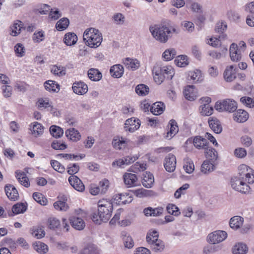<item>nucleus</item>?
Masks as SVG:
<instances>
[{"label":"nucleus","instance_id":"obj_46","mask_svg":"<svg viewBox=\"0 0 254 254\" xmlns=\"http://www.w3.org/2000/svg\"><path fill=\"white\" fill-rule=\"evenodd\" d=\"M149 245H150L151 249L156 252H161L164 248L163 243L159 239Z\"/></svg>","mask_w":254,"mask_h":254},{"label":"nucleus","instance_id":"obj_54","mask_svg":"<svg viewBox=\"0 0 254 254\" xmlns=\"http://www.w3.org/2000/svg\"><path fill=\"white\" fill-rule=\"evenodd\" d=\"M166 209L169 214L176 216H179L181 213L178 207L173 204H169Z\"/></svg>","mask_w":254,"mask_h":254},{"label":"nucleus","instance_id":"obj_10","mask_svg":"<svg viewBox=\"0 0 254 254\" xmlns=\"http://www.w3.org/2000/svg\"><path fill=\"white\" fill-rule=\"evenodd\" d=\"M230 57L231 60L234 62L240 61L242 58L241 53L238 49V46L235 43H232L230 47Z\"/></svg>","mask_w":254,"mask_h":254},{"label":"nucleus","instance_id":"obj_20","mask_svg":"<svg viewBox=\"0 0 254 254\" xmlns=\"http://www.w3.org/2000/svg\"><path fill=\"white\" fill-rule=\"evenodd\" d=\"M234 120L239 123H244L249 118L248 113L241 109L238 110L233 115Z\"/></svg>","mask_w":254,"mask_h":254},{"label":"nucleus","instance_id":"obj_49","mask_svg":"<svg viewBox=\"0 0 254 254\" xmlns=\"http://www.w3.org/2000/svg\"><path fill=\"white\" fill-rule=\"evenodd\" d=\"M23 28L22 22L20 21L18 22L14 23L11 27V35L13 36H16L19 34Z\"/></svg>","mask_w":254,"mask_h":254},{"label":"nucleus","instance_id":"obj_1","mask_svg":"<svg viewBox=\"0 0 254 254\" xmlns=\"http://www.w3.org/2000/svg\"><path fill=\"white\" fill-rule=\"evenodd\" d=\"M149 31L152 37L161 43H166L173 34H178L179 30L170 21H163L159 24L149 26Z\"/></svg>","mask_w":254,"mask_h":254},{"label":"nucleus","instance_id":"obj_34","mask_svg":"<svg viewBox=\"0 0 254 254\" xmlns=\"http://www.w3.org/2000/svg\"><path fill=\"white\" fill-rule=\"evenodd\" d=\"M89 78L94 81H99L102 77V73L96 68H90L88 71Z\"/></svg>","mask_w":254,"mask_h":254},{"label":"nucleus","instance_id":"obj_33","mask_svg":"<svg viewBox=\"0 0 254 254\" xmlns=\"http://www.w3.org/2000/svg\"><path fill=\"white\" fill-rule=\"evenodd\" d=\"M215 164L210 161L206 160L203 161L201 165V171L204 174H208L214 170Z\"/></svg>","mask_w":254,"mask_h":254},{"label":"nucleus","instance_id":"obj_16","mask_svg":"<svg viewBox=\"0 0 254 254\" xmlns=\"http://www.w3.org/2000/svg\"><path fill=\"white\" fill-rule=\"evenodd\" d=\"M5 193L7 197L12 200H16L19 194L16 188L11 185H6L4 188Z\"/></svg>","mask_w":254,"mask_h":254},{"label":"nucleus","instance_id":"obj_43","mask_svg":"<svg viewBox=\"0 0 254 254\" xmlns=\"http://www.w3.org/2000/svg\"><path fill=\"white\" fill-rule=\"evenodd\" d=\"M51 72L58 76H63L66 73L65 68L62 66L53 65L51 69Z\"/></svg>","mask_w":254,"mask_h":254},{"label":"nucleus","instance_id":"obj_25","mask_svg":"<svg viewBox=\"0 0 254 254\" xmlns=\"http://www.w3.org/2000/svg\"><path fill=\"white\" fill-rule=\"evenodd\" d=\"M154 182V178L153 174L150 172H146L143 174V178L142 183L143 186L146 188L152 187Z\"/></svg>","mask_w":254,"mask_h":254},{"label":"nucleus","instance_id":"obj_55","mask_svg":"<svg viewBox=\"0 0 254 254\" xmlns=\"http://www.w3.org/2000/svg\"><path fill=\"white\" fill-rule=\"evenodd\" d=\"M54 206L57 210L61 211H66L68 208V206L66 203L64 201H58L54 203Z\"/></svg>","mask_w":254,"mask_h":254},{"label":"nucleus","instance_id":"obj_26","mask_svg":"<svg viewBox=\"0 0 254 254\" xmlns=\"http://www.w3.org/2000/svg\"><path fill=\"white\" fill-rule=\"evenodd\" d=\"M124 72V67L120 64L114 65L112 66L110 69L111 75L114 78L121 77L122 76Z\"/></svg>","mask_w":254,"mask_h":254},{"label":"nucleus","instance_id":"obj_30","mask_svg":"<svg viewBox=\"0 0 254 254\" xmlns=\"http://www.w3.org/2000/svg\"><path fill=\"white\" fill-rule=\"evenodd\" d=\"M66 137L73 141H77L80 139L81 135L78 131L74 128H69L65 131Z\"/></svg>","mask_w":254,"mask_h":254},{"label":"nucleus","instance_id":"obj_48","mask_svg":"<svg viewBox=\"0 0 254 254\" xmlns=\"http://www.w3.org/2000/svg\"><path fill=\"white\" fill-rule=\"evenodd\" d=\"M34 248L37 252L41 254H46L48 251L47 245L40 242L36 243Z\"/></svg>","mask_w":254,"mask_h":254},{"label":"nucleus","instance_id":"obj_64","mask_svg":"<svg viewBox=\"0 0 254 254\" xmlns=\"http://www.w3.org/2000/svg\"><path fill=\"white\" fill-rule=\"evenodd\" d=\"M32 234L37 239H41L45 236V232L43 228H38L33 231Z\"/></svg>","mask_w":254,"mask_h":254},{"label":"nucleus","instance_id":"obj_47","mask_svg":"<svg viewBox=\"0 0 254 254\" xmlns=\"http://www.w3.org/2000/svg\"><path fill=\"white\" fill-rule=\"evenodd\" d=\"M176 55V50L173 49H167L163 53V58L166 61H170L172 60Z\"/></svg>","mask_w":254,"mask_h":254},{"label":"nucleus","instance_id":"obj_23","mask_svg":"<svg viewBox=\"0 0 254 254\" xmlns=\"http://www.w3.org/2000/svg\"><path fill=\"white\" fill-rule=\"evenodd\" d=\"M27 209V206L23 203L19 202L14 204L11 209L12 212L9 213L10 216H13L15 214L23 213Z\"/></svg>","mask_w":254,"mask_h":254},{"label":"nucleus","instance_id":"obj_27","mask_svg":"<svg viewBox=\"0 0 254 254\" xmlns=\"http://www.w3.org/2000/svg\"><path fill=\"white\" fill-rule=\"evenodd\" d=\"M30 127L32 128L31 129L32 134L36 137L41 135L44 132L43 126L37 122H34L33 124H31Z\"/></svg>","mask_w":254,"mask_h":254},{"label":"nucleus","instance_id":"obj_37","mask_svg":"<svg viewBox=\"0 0 254 254\" xmlns=\"http://www.w3.org/2000/svg\"><path fill=\"white\" fill-rule=\"evenodd\" d=\"M194 146L198 148H204L206 149L207 141L206 139L201 138L200 136H196L194 138L193 141Z\"/></svg>","mask_w":254,"mask_h":254},{"label":"nucleus","instance_id":"obj_11","mask_svg":"<svg viewBox=\"0 0 254 254\" xmlns=\"http://www.w3.org/2000/svg\"><path fill=\"white\" fill-rule=\"evenodd\" d=\"M184 95L186 99L189 101H194L198 96L193 85H188L184 90Z\"/></svg>","mask_w":254,"mask_h":254},{"label":"nucleus","instance_id":"obj_18","mask_svg":"<svg viewBox=\"0 0 254 254\" xmlns=\"http://www.w3.org/2000/svg\"><path fill=\"white\" fill-rule=\"evenodd\" d=\"M234 66L232 65L228 66L224 72V78L227 82H232L236 78Z\"/></svg>","mask_w":254,"mask_h":254},{"label":"nucleus","instance_id":"obj_41","mask_svg":"<svg viewBox=\"0 0 254 254\" xmlns=\"http://www.w3.org/2000/svg\"><path fill=\"white\" fill-rule=\"evenodd\" d=\"M38 107L39 109H45L50 107V111L55 113V108L51 106L48 98H41L38 100Z\"/></svg>","mask_w":254,"mask_h":254},{"label":"nucleus","instance_id":"obj_9","mask_svg":"<svg viewBox=\"0 0 254 254\" xmlns=\"http://www.w3.org/2000/svg\"><path fill=\"white\" fill-rule=\"evenodd\" d=\"M164 166L167 172H173L176 167V158L174 155L170 153L165 158Z\"/></svg>","mask_w":254,"mask_h":254},{"label":"nucleus","instance_id":"obj_4","mask_svg":"<svg viewBox=\"0 0 254 254\" xmlns=\"http://www.w3.org/2000/svg\"><path fill=\"white\" fill-rule=\"evenodd\" d=\"M83 39L86 45L92 48L99 47L103 40L102 33L94 28L86 29L83 33Z\"/></svg>","mask_w":254,"mask_h":254},{"label":"nucleus","instance_id":"obj_13","mask_svg":"<svg viewBox=\"0 0 254 254\" xmlns=\"http://www.w3.org/2000/svg\"><path fill=\"white\" fill-rule=\"evenodd\" d=\"M114 200L116 201V203L120 205L129 203L133 198L129 193H122L115 195Z\"/></svg>","mask_w":254,"mask_h":254},{"label":"nucleus","instance_id":"obj_52","mask_svg":"<svg viewBox=\"0 0 254 254\" xmlns=\"http://www.w3.org/2000/svg\"><path fill=\"white\" fill-rule=\"evenodd\" d=\"M0 245L3 246H7L11 249H15L16 248V244L15 242L11 238H6L3 240Z\"/></svg>","mask_w":254,"mask_h":254},{"label":"nucleus","instance_id":"obj_62","mask_svg":"<svg viewBox=\"0 0 254 254\" xmlns=\"http://www.w3.org/2000/svg\"><path fill=\"white\" fill-rule=\"evenodd\" d=\"M95 251V247L92 244L87 245L81 252V254H92Z\"/></svg>","mask_w":254,"mask_h":254},{"label":"nucleus","instance_id":"obj_12","mask_svg":"<svg viewBox=\"0 0 254 254\" xmlns=\"http://www.w3.org/2000/svg\"><path fill=\"white\" fill-rule=\"evenodd\" d=\"M68 181L73 188L77 191H82L84 190V185L81 180L76 176H70L68 178Z\"/></svg>","mask_w":254,"mask_h":254},{"label":"nucleus","instance_id":"obj_19","mask_svg":"<svg viewBox=\"0 0 254 254\" xmlns=\"http://www.w3.org/2000/svg\"><path fill=\"white\" fill-rule=\"evenodd\" d=\"M163 212V208L162 207H158L155 208L148 207L143 210V213L146 216H159L162 214Z\"/></svg>","mask_w":254,"mask_h":254},{"label":"nucleus","instance_id":"obj_63","mask_svg":"<svg viewBox=\"0 0 254 254\" xmlns=\"http://www.w3.org/2000/svg\"><path fill=\"white\" fill-rule=\"evenodd\" d=\"M109 185V182L108 180L104 179L100 181L99 186H98L101 189V193H105L107 191Z\"/></svg>","mask_w":254,"mask_h":254},{"label":"nucleus","instance_id":"obj_42","mask_svg":"<svg viewBox=\"0 0 254 254\" xmlns=\"http://www.w3.org/2000/svg\"><path fill=\"white\" fill-rule=\"evenodd\" d=\"M149 87L143 84L137 85L135 87V92L139 96H145L149 93Z\"/></svg>","mask_w":254,"mask_h":254},{"label":"nucleus","instance_id":"obj_45","mask_svg":"<svg viewBox=\"0 0 254 254\" xmlns=\"http://www.w3.org/2000/svg\"><path fill=\"white\" fill-rule=\"evenodd\" d=\"M200 110L202 115L208 116L213 113V109L209 104H205L200 107Z\"/></svg>","mask_w":254,"mask_h":254},{"label":"nucleus","instance_id":"obj_24","mask_svg":"<svg viewBox=\"0 0 254 254\" xmlns=\"http://www.w3.org/2000/svg\"><path fill=\"white\" fill-rule=\"evenodd\" d=\"M165 108V106L163 102H157L152 104L150 110L153 115H159L163 112Z\"/></svg>","mask_w":254,"mask_h":254},{"label":"nucleus","instance_id":"obj_59","mask_svg":"<svg viewBox=\"0 0 254 254\" xmlns=\"http://www.w3.org/2000/svg\"><path fill=\"white\" fill-rule=\"evenodd\" d=\"M14 51L16 56L18 57H22L24 56L25 48L22 44H17L14 47Z\"/></svg>","mask_w":254,"mask_h":254},{"label":"nucleus","instance_id":"obj_29","mask_svg":"<svg viewBox=\"0 0 254 254\" xmlns=\"http://www.w3.org/2000/svg\"><path fill=\"white\" fill-rule=\"evenodd\" d=\"M248 252L247 246L242 243L236 244L232 248L233 254H247Z\"/></svg>","mask_w":254,"mask_h":254},{"label":"nucleus","instance_id":"obj_2","mask_svg":"<svg viewBox=\"0 0 254 254\" xmlns=\"http://www.w3.org/2000/svg\"><path fill=\"white\" fill-rule=\"evenodd\" d=\"M238 169L239 177L231 179V187L234 190L242 193H249L251 192V188L245 182V179L250 178V173L248 172L249 167L242 164L239 167Z\"/></svg>","mask_w":254,"mask_h":254},{"label":"nucleus","instance_id":"obj_31","mask_svg":"<svg viewBox=\"0 0 254 254\" xmlns=\"http://www.w3.org/2000/svg\"><path fill=\"white\" fill-rule=\"evenodd\" d=\"M243 222L244 219L243 217L239 216H235L230 219L229 225L231 228L237 230L242 226Z\"/></svg>","mask_w":254,"mask_h":254},{"label":"nucleus","instance_id":"obj_14","mask_svg":"<svg viewBox=\"0 0 254 254\" xmlns=\"http://www.w3.org/2000/svg\"><path fill=\"white\" fill-rule=\"evenodd\" d=\"M73 91L78 95H84L88 91V86L83 82H75L73 84L72 87Z\"/></svg>","mask_w":254,"mask_h":254},{"label":"nucleus","instance_id":"obj_5","mask_svg":"<svg viewBox=\"0 0 254 254\" xmlns=\"http://www.w3.org/2000/svg\"><path fill=\"white\" fill-rule=\"evenodd\" d=\"M153 73L155 82L160 84L164 78L172 79L175 74V71L171 66L168 65L162 67L154 68Z\"/></svg>","mask_w":254,"mask_h":254},{"label":"nucleus","instance_id":"obj_7","mask_svg":"<svg viewBox=\"0 0 254 254\" xmlns=\"http://www.w3.org/2000/svg\"><path fill=\"white\" fill-rule=\"evenodd\" d=\"M227 237V233L224 231L217 230L210 233L207 237V242L211 244H216L224 241Z\"/></svg>","mask_w":254,"mask_h":254},{"label":"nucleus","instance_id":"obj_28","mask_svg":"<svg viewBox=\"0 0 254 254\" xmlns=\"http://www.w3.org/2000/svg\"><path fill=\"white\" fill-rule=\"evenodd\" d=\"M64 43L69 46L75 45L77 41V35L73 32H69L64 35Z\"/></svg>","mask_w":254,"mask_h":254},{"label":"nucleus","instance_id":"obj_15","mask_svg":"<svg viewBox=\"0 0 254 254\" xmlns=\"http://www.w3.org/2000/svg\"><path fill=\"white\" fill-rule=\"evenodd\" d=\"M124 180L125 184L128 187L136 186L138 184L137 177L133 174L126 173L124 175Z\"/></svg>","mask_w":254,"mask_h":254},{"label":"nucleus","instance_id":"obj_36","mask_svg":"<svg viewBox=\"0 0 254 254\" xmlns=\"http://www.w3.org/2000/svg\"><path fill=\"white\" fill-rule=\"evenodd\" d=\"M205 154L206 157L207 159V160H208L209 161H210V162L215 164V162L218 158V154L216 150L212 148H207Z\"/></svg>","mask_w":254,"mask_h":254},{"label":"nucleus","instance_id":"obj_35","mask_svg":"<svg viewBox=\"0 0 254 254\" xmlns=\"http://www.w3.org/2000/svg\"><path fill=\"white\" fill-rule=\"evenodd\" d=\"M44 86L47 91L50 92H58L60 90V85L53 80L46 81L44 83Z\"/></svg>","mask_w":254,"mask_h":254},{"label":"nucleus","instance_id":"obj_21","mask_svg":"<svg viewBox=\"0 0 254 254\" xmlns=\"http://www.w3.org/2000/svg\"><path fill=\"white\" fill-rule=\"evenodd\" d=\"M123 63L127 68L132 70H135L140 66L139 62L136 59H133L129 58H126L123 60Z\"/></svg>","mask_w":254,"mask_h":254},{"label":"nucleus","instance_id":"obj_22","mask_svg":"<svg viewBox=\"0 0 254 254\" xmlns=\"http://www.w3.org/2000/svg\"><path fill=\"white\" fill-rule=\"evenodd\" d=\"M70 222L72 226L76 230H83L85 226L84 220L79 217L72 216L70 219Z\"/></svg>","mask_w":254,"mask_h":254},{"label":"nucleus","instance_id":"obj_17","mask_svg":"<svg viewBox=\"0 0 254 254\" xmlns=\"http://www.w3.org/2000/svg\"><path fill=\"white\" fill-rule=\"evenodd\" d=\"M210 127L216 133H220L222 131V127L220 121L215 117H210L208 119Z\"/></svg>","mask_w":254,"mask_h":254},{"label":"nucleus","instance_id":"obj_53","mask_svg":"<svg viewBox=\"0 0 254 254\" xmlns=\"http://www.w3.org/2000/svg\"><path fill=\"white\" fill-rule=\"evenodd\" d=\"M227 25L225 24L223 22H218L216 24V26L215 27V31L220 33H222V35H220L219 36V38H225L226 36V35L223 34L224 31L226 30Z\"/></svg>","mask_w":254,"mask_h":254},{"label":"nucleus","instance_id":"obj_40","mask_svg":"<svg viewBox=\"0 0 254 254\" xmlns=\"http://www.w3.org/2000/svg\"><path fill=\"white\" fill-rule=\"evenodd\" d=\"M69 21L67 18H62L56 23V27L59 31H63L67 28L69 25Z\"/></svg>","mask_w":254,"mask_h":254},{"label":"nucleus","instance_id":"obj_51","mask_svg":"<svg viewBox=\"0 0 254 254\" xmlns=\"http://www.w3.org/2000/svg\"><path fill=\"white\" fill-rule=\"evenodd\" d=\"M33 198L35 201L41 205H44L46 204L47 199L40 192H34L33 194Z\"/></svg>","mask_w":254,"mask_h":254},{"label":"nucleus","instance_id":"obj_39","mask_svg":"<svg viewBox=\"0 0 254 254\" xmlns=\"http://www.w3.org/2000/svg\"><path fill=\"white\" fill-rule=\"evenodd\" d=\"M50 131L52 135L55 138H60L64 134L63 129L56 126H52L50 128Z\"/></svg>","mask_w":254,"mask_h":254},{"label":"nucleus","instance_id":"obj_61","mask_svg":"<svg viewBox=\"0 0 254 254\" xmlns=\"http://www.w3.org/2000/svg\"><path fill=\"white\" fill-rule=\"evenodd\" d=\"M67 169L68 174L72 176L74 175L79 171V167L77 164L74 163L68 165Z\"/></svg>","mask_w":254,"mask_h":254},{"label":"nucleus","instance_id":"obj_56","mask_svg":"<svg viewBox=\"0 0 254 254\" xmlns=\"http://www.w3.org/2000/svg\"><path fill=\"white\" fill-rule=\"evenodd\" d=\"M51 164L53 169L56 171L62 173L65 171L64 167L56 160H51Z\"/></svg>","mask_w":254,"mask_h":254},{"label":"nucleus","instance_id":"obj_6","mask_svg":"<svg viewBox=\"0 0 254 254\" xmlns=\"http://www.w3.org/2000/svg\"><path fill=\"white\" fill-rule=\"evenodd\" d=\"M237 108V103L231 99H226L222 101H218L215 103V108L219 112L224 111L233 112Z\"/></svg>","mask_w":254,"mask_h":254},{"label":"nucleus","instance_id":"obj_57","mask_svg":"<svg viewBox=\"0 0 254 254\" xmlns=\"http://www.w3.org/2000/svg\"><path fill=\"white\" fill-rule=\"evenodd\" d=\"M146 164L144 163H140L139 162H136L134 165H133L130 170L131 171L136 173L138 171H143L146 170Z\"/></svg>","mask_w":254,"mask_h":254},{"label":"nucleus","instance_id":"obj_3","mask_svg":"<svg viewBox=\"0 0 254 254\" xmlns=\"http://www.w3.org/2000/svg\"><path fill=\"white\" fill-rule=\"evenodd\" d=\"M97 213H94L92 220L97 224L107 222L111 218L113 211V204L111 201L100 200L98 203Z\"/></svg>","mask_w":254,"mask_h":254},{"label":"nucleus","instance_id":"obj_44","mask_svg":"<svg viewBox=\"0 0 254 254\" xmlns=\"http://www.w3.org/2000/svg\"><path fill=\"white\" fill-rule=\"evenodd\" d=\"M176 64L179 67H185L189 64L187 57L184 55L178 56L175 60Z\"/></svg>","mask_w":254,"mask_h":254},{"label":"nucleus","instance_id":"obj_58","mask_svg":"<svg viewBox=\"0 0 254 254\" xmlns=\"http://www.w3.org/2000/svg\"><path fill=\"white\" fill-rule=\"evenodd\" d=\"M52 147L55 150H64L66 148V145L61 141L55 140L52 143Z\"/></svg>","mask_w":254,"mask_h":254},{"label":"nucleus","instance_id":"obj_60","mask_svg":"<svg viewBox=\"0 0 254 254\" xmlns=\"http://www.w3.org/2000/svg\"><path fill=\"white\" fill-rule=\"evenodd\" d=\"M48 227L51 229H55L60 225V221L56 218H50L48 220Z\"/></svg>","mask_w":254,"mask_h":254},{"label":"nucleus","instance_id":"obj_38","mask_svg":"<svg viewBox=\"0 0 254 254\" xmlns=\"http://www.w3.org/2000/svg\"><path fill=\"white\" fill-rule=\"evenodd\" d=\"M189 75L194 83L200 82L203 80L201 72L200 70L195 69L194 71H190Z\"/></svg>","mask_w":254,"mask_h":254},{"label":"nucleus","instance_id":"obj_50","mask_svg":"<svg viewBox=\"0 0 254 254\" xmlns=\"http://www.w3.org/2000/svg\"><path fill=\"white\" fill-rule=\"evenodd\" d=\"M158 233L156 231H153L147 234L146 236V242L149 245L152 244L155 241L158 239Z\"/></svg>","mask_w":254,"mask_h":254},{"label":"nucleus","instance_id":"obj_8","mask_svg":"<svg viewBox=\"0 0 254 254\" xmlns=\"http://www.w3.org/2000/svg\"><path fill=\"white\" fill-rule=\"evenodd\" d=\"M140 126V121L139 119L134 118L128 119L126 121L124 128L126 131L133 132Z\"/></svg>","mask_w":254,"mask_h":254},{"label":"nucleus","instance_id":"obj_32","mask_svg":"<svg viewBox=\"0 0 254 254\" xmlns=\"http://www.w3.org/2000/svg\"><path fill=\"white\" fill-rule=\"evenodd\" d=\"M168 126H170V130L167 133L166 137L170 139L178 132L179 128L177 122L173 119L170 121Z\"/></svg>","mask_w":254,"mask_h":254}]
</instances>
